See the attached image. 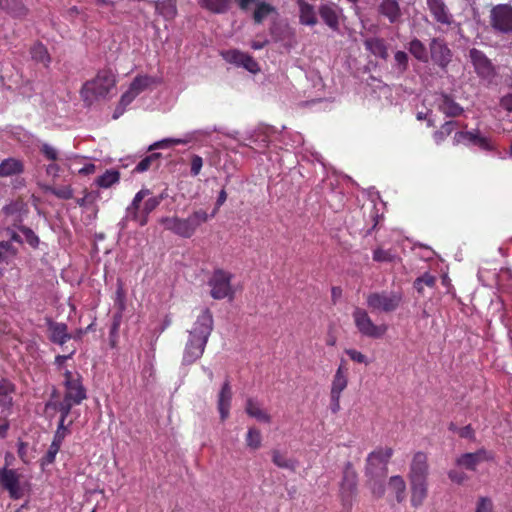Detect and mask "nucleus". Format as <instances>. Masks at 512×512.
Masks as SVG:
<instances>
[{"mask_svg":"<svg viewBox=\"0 0 512 512\" xmlns=\"http://www.w3.org/2000/svg\"><path fill=\"white\" fill-rule=\"evenodd\" d=\"M469 58L480 77L488 78L493 74L492 63L482 51L475 48L471 49L469 51Z\"/></svg>","mask_w":512,"mask_h":512,"instance_id":"obj_18","label":"nucleus"},{"mask_svg":"<svg viewBox=\"0 0 512 512\" xmlns=\"http://www.w3.org/2000/svg\"><path fill=\"white\" fill-rule=\"evenodd\" d=\"M428 8L434 19L444 25H450L453 17L442 0H427Z\"/></svg>","mask_w":512,"mask_h":512,"instance_id":"obj_23","label":"nucleus"},{"mask_svg":"<svg viewBox=\"0 0 512 512\" xmlns=\"http://www.w3.org/2000/svg\"><path fill=\"white\" fill-rule=\"evenodd\" d=\"M408 54L404 51H397L394 54V69L398 73H404L408 68Z\"/></svg>","mask_w":512,"mask_h":512,"instance_id":"obj_47","label":"nucleus"},{"mask_svg":"<svg viewBox=\"0 0 512 512\" xmlns=\"http://www.w3.org/2000/svg\"><path fill=\"white\" fill-rule=\"evenodd\" d=\"M49 332L51 341L59 345L71 339V335L67 332V325L64 323L50 322Z\"/></svg>","mask_w":512,"mask_h":512,"instance_id":"obj_31","label":"nucleus"},{"mask_svg":"<svg viewBox=\"0 0 512 512\" xmlns=\"http://www.w3.org/2000/svg\"><path fill=\"white\" fill-rule=\"evenodd\" d=\"M261 441L262 437L260 431L254 427L249 428L246 435L247 447L253 450L259 449L261 446Z\"/></svg>","mask_w":512,"mask_h":512,"instance_id":"obj_46","label":"nucleus"},{"mask_svg":"<svg viewBox=\"0 0 512 512\" xmlns=\"http://www.w3.org/2000/svg\"><path fill=\"white\" fill-rule=\"evenodd\" d=\"M429 463L428 456L422 451L413 454L409 464L408 480L409 481H428Z\"/></svg>","mask_w":512,"mask_h":512,"instance_id":"obj_13","label":"nucleus"},{"mask_svg":"<svg viewBox=\"0 0 512 512\" xmlns=\"http://www.w3.org/2000/svg\"><path fill=\"white\" fill-rule=\"evenodd\" d=\"M221 55L225 61L242 66L251 73H257L260 70L258 63L250 55L239 50L223 51Z\"/></svg>","mask_w":512,"mask_h":512,"instance_id":"obj_15","label":"nucleus"},{"mask_svg":"<svg viewBox=\"0 0 512 512\" xmlns=\"http://www.w3.org/2000/svg\"><path fill=\"white\" fill-rule=\"evenodd\" d=\"M409 52L419 61L428 62V53L425 45L418 39H413L408 45Z\"/></svg>","mask_w":512,"mask_h":512,"instance_id":"obj_42","label":"nucleus"},{"mask_svg":"<svg viewBox=\"0 0 512 512\" xmlns=\"http://www.w3.org/2000/svg\"><path fill=\"white\" fill-rule=\"evenodd\" d=\"M42 188L46 193H51L59 199L68 200L73 197V189L69 185L59 187L44 185Z\"/></svg>","mask_w":512,"mask_h":512,"instance_id":"obj_44","label":"nucleus"},{"mask_svg":"<svg viewBox=\"0 0 512 512\" xmlns=\"http://www.w3.org/2000/svg\"><path fill=\"white\" fill-rule=\"evenodd\" d=\"M448 477L451 481L457 484H461L467 479V476L463 472H459L457 470H450L448 472Z\"/></svg>","mask_w":512,"mask_h":512,"instance_id":"obj_59","label":"nucleus"},{"mask_svg":"<svg viewBox=\"0 0 512 512\" xmlns=\"http://www.w3.org/2000/svg\"><path fill=\"white\" fill-rule=\"evenodd\" d=\"M14 385L8 381H0V414L7 415L12 406Z\"/></svg>","mask_w":512,"mask_h":512,"instance_id":"obj_28","label":"nucleus"},{"mask_svg":"<svg viewBox=\"0 0 512 512\" xmlns=\"http://www.w3.org/2000/svg\"><path fill=\"white\" fill-rule=\"evenodd\" d=\"M433 62L441 68H446L452 60V52L447 44L438 38H433L429 44Z\"/></svg>","mask_w":512,"mask_h":512,"instance_id":"obj_14","label":"nucleus"},{"mask_svg":"<svg viewBox=\"0 0 512 512\" xmlns=\"http://www.w3.org/2000/svg\"><path fill=\"white\" fill-rule=\"evenodd\" d=\"M388 488L396 497L397 502L401 503L405 499L406 482L400 475L390 477Z\"/></svg>","mask_w":512,"mask_h":512,"instance_id":"obj_34","label":"nucleus"},{"mask_svg":"<svg viewBox=\"0 0 512 512\" xmlns=\"http://www.w3.org/2000/svg\"><path fill=\"white\" fill-rule=\"evenodd\" d=\"M59 166L56 163H51L46 168V173L49 176L57 177L59 173Z\"/></svg>","mask_w":512,"mask_h":512,"instance_id":"obj_64","label":"nucleus"},{"mask_svg":"<svg viewBox=\"0 0 512 512\" xmlns=\"http://www.w3.org/2000/svg\"><path fill=\"white\" fill-rule=\"evenodd\" d=\"M475 512H493L492 501L488 498H480Z\"/></svg>","mask_w":512,"mask_h":512,"instance_id":"obj_55","label":"nucleus"},{"mask_svg":"<svg viewBox=\"0 0 512 512\" xmlns=\"http://www.w3.org/2000/svg\"><path fill=\"white\" fill-rule=\"evenodd\" d=\"M0 8L14 17H21L26 14V8L22 0H0Z\"/></svg>","mask_w":512,"mask_h":512,"instance_id":"obj_38","label":"nucleus"},{"mask_svg":"<svg viewBox=\"0 0 512 512\" xmlns=\"http://www.w3.org/2000/svg\"><path fill=\"white\" fill-rule=\"evenodd\" d=\"M3 231L6 233V236L8 237V239L6 241H11L13 244L14 243H18V244L23 243V239L19 234L20 231L17 228L10 227L8 229H4Z\"/></svg>","mask_w":512,"mask_h":512,"instance_id":"obj_54","label":"nucleus"},{"mask_svg":"<svg viewBox=\"0 0 512 512\" xmlns=\"http://www.w3.org/2000/svg\"><path fill=\"white\" fill-rule=\"evenodd\" d=\"M25 237V241L34 249L38 248L40 244L39 237L29 227L23 226L19 230Z\"/></svg>","mask_w":512,"mask_h":512,"instance_id":"obj_49","label":"nucleus"},{"mask_svg":"<svg viewBox=\"0 0 512 512\" xmlns=\"http://www.w3.org/2000/svg\"><path fill=\"white\" fill-rule=\"evenodd\" d=\"M116 83V74L113 71L101 70L93 79L83 84L80 91L81 98L87 105L105 99L115 90Z\"/></svg>","mask_w":512,"mask_h":512,"instance_id":"obj_2","label":"nucleus"},{"mask_svg":"<svg viewBox=\"0 0 512 512\" xmlns=\"http://www.w3.org/2000/svg\"><path fill=\"white\" fill-rule=\"evenodd\" d=\"M439 109L447 116L456 117L462 114L463 108L456 103L453 99L443 96L440 103Z\"/></svg>","mask_w":512,"mask_h":512,"instance_id":"obj_39","label":"nucleus"},{"mask_svg":"<svg viewBox=\"0 0 512 512\" xmlns=\"http://www.w3.org/2000/svg\"><path fill=\"white\" fill-rule=\"evenodd\" d=\"M373 259L378 262H390L393 261L394 256L389 251L376 249L373 253Z\"/></svg>","mask_w":512,"mask_h":512,"instance_id":"obj_53","label":"nucleus"},{"mask_svg":"<svg viewBox=\"0 0 512 512\" xmlns=\"http://www.w3.org/2000/svg\"><path fill=\"white\" fill-rule=\"evenodd\" d=\"M31 58L37 62L42 64L45 67H48L51 62V57L47 51V48L42 43H35L30 49Z\"/></svg>","mask_w":512,"mask_h":512,"instance_id":"obj_37","label":"nucleus"},{"mask_svg":"<svg viewBox=\"0 0 512 512\" xmlns=\"http://www.w3.org/2000/svg\"><path fill=\"white\" fill-rule=\"evenodd\" d=\"M436 278L428 273L416 279V284L421 285L424 284L428 287H433L435 285Z\"/></svg>","mask_w":512,"mask_h":512,"instance_id":"obj_58","label":"nucleus"},{"mask_svg":"<svg viewBox=\"0 0 512 512\" xmlns=\"http://www.w3.org/2000/svg\"><path fill=\"white\" fill-rule=\"evenodd\" d=\"M348 369L344 365V361L337 368L331 384L330 397L337 399L341 397V393L348 385Z\"/></svg>","mask_w":512,"mask_h":512,"instance_id":"obj_20","label":"nucleus"},{"mask_svg":"<svg viewBox=\"0 0 512 512\" xmlns=\"http://www.w3.org/2000/svg\"><path fill=\"white\" fill-rule=\"evenodd\" d=\"M353 321L358 332L369 338H381L387 332V325H376L368 312L363 308H355L352 313Z\"/></svg>","mask_w":512,"mask_h":512,"instance_id":"obj_8","label":"nucleus"},{"mask_svg":"<svg viewBox=\"0 0 512 512\" xmlns=\"http://www.w3.org/2000/svg\"><path fill=\"white\" fill-rule=\"evenodd\" d=\"M232 277L233 275L230 272L222 269H217L213 272L208 284L211 287L210 294L214 299L233 298Z\"/></svg>","mask_w":512,"mask_h":512,"instance_id":"obj_10","label":"nucleus"},{"mask_svg":"<svg viewBox=\"0 0 512 512\" xmlns=\"http://www.w3.org/2000/svg\"><path fill=\"white\" fill-rule=\"evenodd\" d=\"M25 214V205L22 202H12L1 209L0 226L3 230L10 227L20 230L24 226L22 223Z\"/></svg>","mask_w":512,"mask_h":512,"instance_id":"obj_11","label":"nucleus"},{"mask_svg":"<svg viewBox=\"0 0 512 512\" xmlns=\"http://www.w3.org/2000/svg\"><path fill=\"white\" fill-rule=\"evenodd\" d=\"M119 177L120 175L118 171L107 170L104 174L97 178L96 183L99 187L109 188L119 181Z\"/></svg>","mask_w":512,"mask_h":512,"instance_id":"obj_45","label":"nucleus"},{"mask_svg":"<svg viewBox=\"0 0 512 512\" xmlns=\"http://www.w3.org/2000/svg\"><path fill=\"white\" fill-rule=\"evenodd\" d=\"M160 156V154L158 153H153L149 156H146L144 159H142L135 167L134 171L136 172H144V171H147L152 163L154 161H156L158 159V157Z\"/></svg>","mask_w":512,"mask_h":512,"instance_id":"obj_50","label":"nucleus"},{"mask_svg":"<svg viewBox=\"0 0 512 512\" xmlns=\"http://www.w3.org/2000/svg\"><path fill=\"white\" fill-rule=\"evenodd\" d=\"M490 24L500 33L512 32V7L507 4H499L490 11Z\"/></svg>","mask_w":512,"mask_h":512,"instance_id":"obj_12","label":"nucleus"},{"mask_svg":"<svg viewBox=\"0 0 512 512\" xmlns=\"http://www.w3.org/2000/svg\"><path fill=\"white\" fill-rule=\"evenodd\" d=\"M492 459V455L485 449H480L473 453H465L457 458V465L464 467L468 470H476L477 466L483 462Z\"/></svg>","mask_w":512,"mask_h":512,"instance_id":"obj_17","label":"nucleus"},{"mask_svg":"<svg viewBox=\"0 0 512 512\" xmlns=\"http://www.w3.org/2000/svg\"><path fill=\"white\" fill-rule=\"evenodd\" d=\"M410 502L414 508L423 505L428 496V481H409Z\"/></svg>","mask_w":512,"mask_h":512,"instance_id":"obj_22","label":"nucleus"},{"mask_svg":"<svg viewBox=\"0 0 512 512\" xmlns=\"http://www.w3.org/2000/svg\"><path fill=\"white\" fill-rule=\"evenodd\" d=\"M393 455V449L390 447L378 448L372 451L366 459L365 476H386L387 463Z\"/></svg>","mask_w":512,"mask_h":512,"instance_id":"obj_9","label":"nucleus"},{"mask_svg":"<svg viewBox=\"0 0 512 512\" xmlns=\"http://www.w3.org/2000/svg\"><path fill=\"white\" fill-rule=\"evenodd\" d=\"M232 400V390L230 382L226 380L218 394L217 408L220 413L222 421L226 420L229 416L230 406Z\"/></svg>","mask_w":512,"mask_h":512,"instance_id":"obj_21","label":"nucleus"},{"mask_svg":"<svg viewBox=\"0 0 512 512\" xmlns=\"http://www.w3.org/2000/svg\"><path fill=\"white\" fill-rule=\"evenodd\" d=\"M367 307L375 313H393L401 305L403 295L399 291H377L366 294Z\"/></svg>","mask_w":512,"mask_h":512,"instance_id":"obj_5","label":"nucleus"},{"mask_svg":"<svg viewBox=\"0 0 512 512\" xmlns=\"http://www.w3.org/2000/svg\"><path fill=\"white\" fill-rule=\"evenodd\" d=\"M40 151L48 160L54 162L58 159L57 149L47 143L42 144Z\"/></svg>","mask_w":512,"mask_h":512,"instance_id":"obj_51","label":"nucleus"},{"mask_svg":"<svg viewBox=\"0 0 512 512\" xmlns=\"http://www.w3.org/2000/svg\"><path fill=\"white\" fill-rule=\"evenodd\" d=\"M277 15L276 8L264 1L257 2L256 8L253 13L254 22L257 24H261L265 20L274 17Z\"/></svg>","mask_w":512,"mask_h":512,"instance_id":"obj_32","label":"nucleus"},{"mask_svg":"<svg viewBox=\"0 0 512 512\" xmlns=\"http://www.w3.org/2000/svg\"><path fill=\"white\" fill-rule=\"evenodd\" d=\"M271 454L272 461L276 466H278L279 468L295 471L297 467V462L295 460L287 458L279 450H273Z\"/></svg>","mask_w":512,"mask_h":512,"instance_id":"obj_41","label":"nucleus"},{"mask_svg":"<svg viewBox=\"0 0 512 512\" xmlns=\"http://www.w3.org/2000/svg\"><path fill=\"white\" fill-rule=\"evenodd\" d=\"M345 352L350 357V359L354 362L366 364V365L369 363L367 360V357L358 350L347 349Z\"/></svg>","mask_w":512,"mask_h":512,"instance_id":"obj_52","label":"nucleus"},{"mask_svg":"<svg viewBox=\"0 0 512 512\" xmlns=\"http://www.w3.org/2000/svg\"><path fill=\"white\" fill-rule=\"evenodd\" d=\"M18 252V248L11 241H0V264L9 265L17 257Z\"/></svg>","mask_w":512,"mask_h":512,"instance_id":"obj_35","label":"nucleus"},{"mask_svg":"<svg viewBox=\"0 0 512 512\" xmlns=\"http://www.w3.org/2000/svg\"><path fill=\"white\" fill-rule=\"evenodd\" d=\"M116 296H117L116 302L119 303L120 308L123 309L125 295H124V291H123L121 282H118V288H117V291H116Z\"/></svg>","mask_w":512,"mask_h":512,"instance_id":"obj_62","label":"nucleus"},{"mask_svg":"<svg viewBox=\"0 0 512 512\" xmlns=\"http://www.w3.org/2000/svg\"><path fill=\"white\" fill-rule=\"evenodd\" d=\"M379 12L387 17L391 23L396 22L401 17V10L396 0H382L379 5Z\"/></svg>","mask_w":512,"mask_h":512,"instance_id":"obj_30","label":"nucleus"},{"mask_svg":"<svg viewBox=\"0 0 512 512\" xmlns=\"http://www.w3.org/2000/svg\"><path fill=\"white\" fill-rule=\"evenodd\" d=\"M156 11L166 20H172L177 15V6L175 0H158L156 2Z\"/></svg>","mask_w":512,"mask_h":512,"instance_id":"obj_36","label":"nucleus"},{"mask_svg":"<svg viewBox=\"0 0 512 512\" xmlns=\"http://www.w3.org/2000/svg\"><path fill=\"white\" fill-rule=\"evenodd\" d=\"M199 5L213 13H224L228 9L229 0H197Z\"/></svg>","mask_w":512,"mask_h":512,"instance_id":"obj_43","label":"nucleus"},{"mask_svg":"<svg viewBox=\"0 0 512 512\" xmlns=\"http://www.w3.org/2000/svg\"><path fill=\"white\" fill-rule=\"evenodd\" d=\"M212 330V315L209 310H204L188 331L189 336L183 352V364L190 365L203 355Z\"/></svg>","mask_w":512,"mask_h":512,"instance_id":"obj_1","label":"nucleus"},{"mask_svg":"<svg viewBox=\"0 0 512 512\" xmlns=\"http://www.w3.org/2000/svg\"><path fill=\"white\" fill-rule=\"evenodd\" d=\"M226 199H227V194H226L225 190H221L218 195L217 201H216V207H215L213 213L209 216V218L215 216V214L217 213V210L219 209L220 206H222L224 204Z\"/></svg>","mask_w":512,"mask_h":512,"instance_id":"obj_61","label":"nucleus"},{"mask_svg":"<svg viewBox=\"0 0 512 512\" xmlns=\"http://www.w3.org/2000/svg\"><path fill=\"white\" fill-rule=\"evenodd\" d=\"M245 412L257 421L269 424L271 422L270 414L262 408L261 403L254 398H247L245 404Z\"/></svg>","mask_w":512,"mask_h":512,"instance_id":"obj_24","label":"nucleus"},{"mask_svg":"<svg viewBox=\"0 0 512 512\" xmlns=\"http://www.w3.org/2000/svg\"><path fill=\"white\" fill-rule=\"evenodd\" d=\"M209 219L208 213L203 209L192 212L187 218L178 216L162 217L159 223L173 234L182 238H191L196 230Z\"/></svg>","mask_w":512,"mask_h":512,"instance_id":"obj_3","label":"nucleus"},{"mask_svg":"<svg viewBox=\"0 0 512 512\" xmlns=\"http://www.w3.org/2000/svg\"><path fill=\"white\" fill-rule=\"evenodd\" d=\"M59 449H60L59 446H56V444L51 443V445L44 457V462L47 464H51L52 462H54Z\"/></svg>","mask_w":512,"mask_h":512,"instance_id":"obj_57","label":"nucleus"},{"mask_svg":"<svg viewBox=\"0 0 512 512\" xmlns=\"http://www.w3.org/2000/svg\"><path fill=\"white\" fill-rule=\"evenodd\" d=\"M366 50L374 56L386 60L389 56L385 41L381 38H368L364 41Z\"/></svg>","mask_w":512,"mask_h":512,"instance_id":"obj_29","label":"nucleus"},{"mask_svg":"<svg viewBox=\"0 0 512 512\" xmlns=\"http://www.w3.org/2000/svg\"><path fill=\"white\" fill-rule=\"evenodd\" d=\"M150 194L148 189H142L134 196L131 205L127 208V219L138 221L141 226L147 223L148 215L154 211L164 199V195L150 197L143 205L142 210L139 212V205L142 200Z\"/></svg>","mask_w":512,"mask_h":512,"instance_id":"obj_6","label":"nucleus"},{"mask_svg":"<svg viewBox=\"0 0 512 512\" xmlns=\"http://www.w3.org/2000/svg\"><path fill=\"white\" fill-rule=\"evenodd\" d=\"M156 82L157 81L155 77L146 74L137 75L130 83L128 89L122 94L119 106L113 113V118L117 119L120 115H122L125 108L129 106L137 96L152 88Z\"/></svg>","mask_w":512,"mask_h":512,"instance_id":"obj_7","label":"nucleus"},{"mask_svg":"<svg viewBox=\"0 0 512 512\" xmlns=\"http://www.w3.org/2000/svg\"><path fill=\"white\" fill-rule=\"evenodd\" d=\"M0 483L4 489L8 490L12 498L18 499L21 497L19 478L16 471L8 469L0 471Z\"/></svg>","mask_w":512,"mask_h":512,"instance_id":"obj_19","label":"nucleus"},{"mask_svg":"<svg viewBox=\"0 0 512 512\" xmlns=\"http://www.w3.org/2000/svg\"><path fill=\"white\" fill-rule=\"evenodd\" d=\"M24 171V164L17 158H7L0 163V177H11L21 174Z\"/></svg>","mask_w":512,"mask_h":512,"instance_id":"obj_27","label":"nucleus"},{"mask_svg":"<svg viewBox=\"0 0 512 512\" xmlns=\"http://www.w3.org/2000/svg\"><path fill=\"white\" fill-rule=\"evenodd\" d=\"M63 385L65 388L64 398L54 406L59 412L66 414L70 413L73 406L79 405L86 398V389L82 384L81 375L76 371L66 370L64 372Z\"/></svg>","mask_w":512,"mask_h":512,"instance_id":"obj_4","label":"nucleus"},{"mask_svg":"<svg viewBox=\"0 0 512 512\" xmlns=\"http://www.w3.org/2000/svg\"><path fill=\"white\" fill-rule=\"evenodd\" d=\"M357 474L351 464H347L341 482V493L344 498H350L356 490Z\"/></svg>","mask_w":512,"mask_h":512,"instance_id":"obj_25","label":"nucleus"},{"mask_svg":"<svg viewBox=\"0 0 512 512\" xmlns=\"http://www.w3.org/2000/svg\"><path fill=\"white\" fill-rule=\"evenodd\" d=\"M386 476H372L367 477L366 485L371 491L373 497L375 498H381L385 494V480Z\"/></svg>","mask_w":512,"mask_h":512,"instance_id":"obj_40","label":"nucleus"},{"mask_svg":"<svg viewBox=\"0 0 512 512\" xmlns=\"http://www.w3.org/2000/svg\"><path fill=\"white\" fill-rule=\"evenodd\" d=\"M203 166V160L200 156L194 155L191 159V174L197 176Z\"/></svg>","mask_w":512,"mask_h":512,"instance_id":"obj_56","label":"nucleus"},{"mask_svg":"<svg viewBox=\"0 0 512 512\" xmlns=\"http://www.w3.org/2000/svg\"><path fill=\"white\" fill-rule=\"evenodd\" d=\"M454 143L456 144H465L471 146H478L483 149H489L490 143L488 139L481 135L479 130L467 131V130H459L454 135Z\"/></svg>","mask_w":512,"mask_h":512,"instance_id":"obj_16","label":"nucleus"},{"mask_svg":"<svg viewBox=\"0 0 512 512\" xmlns=\"http://www.w3.org/2000/svg\"><path fill=\"white\" fill-rule=\"evenodd\" d=\"M65 435H66V433H65L64 430H57L55 435H54L52 443L56 444V446L61 447L62 442H63V440L65 438Z\"/></svg>","mask_w":512,"mask_h":512,"instance_id":"obj_63","label":"nucleus"},{"mask_svg":"<svg viewBox=\"0 0 512 512\" xmlns=\"http://www.w3.org/2000/svg\"><path fill=\"white\" fill-rule=\"evenodd\" d=\"M319 14L322 20L332 29L336 30L339 26V9L334 4H323L319 8Z\"/></svg>","mask_w":512,"mask_h":512,"instance_id":"obj_26","label":"nucleus"},{"mask_svg":"<svg viewBox=\"0 0 512 512\" xmlns=\"http://www.w3.org/2000/svg\"><path fill=\"white\" fill-rule=\"evenodd\" d=\"M500 106L506 111L512 112V93H509L501 98Z\"/></svg>","mask_w":512,"mask_h":512,"instance_id":"obj_60","label":"nucleus"},{"mask_svg":"<svg viewBox=\"0 0 512 512\" xmlns=\"http://www.w3.org/2000/svg\"><path fill=\"white\" fill-rule=\"evenodd\" d=\"M188 142L187 139H181V138H165L158 142H155L153 145L149 147V150L153 149H163V148H169L174 145L179 144H186Z\"/></svg>","mask_w":512,"mask_h":512,"instance_id":"obj_48","label":"nucleus"},{"mask_svg":"<svg viewBox=\"0 0 512 512\" xmlns=\"http://www.w3.org/2000/svg\"><path fill=\"white\" fill-rule=\"evenodd\" d=\"M300 12V22L304 25L314 26L317 23V17L314 7L305 0H297Z\"/></svg>","mask_w":512,"mask_h":512,"instance_id":"obj_33","label":"nucleus"}]
</instances>
